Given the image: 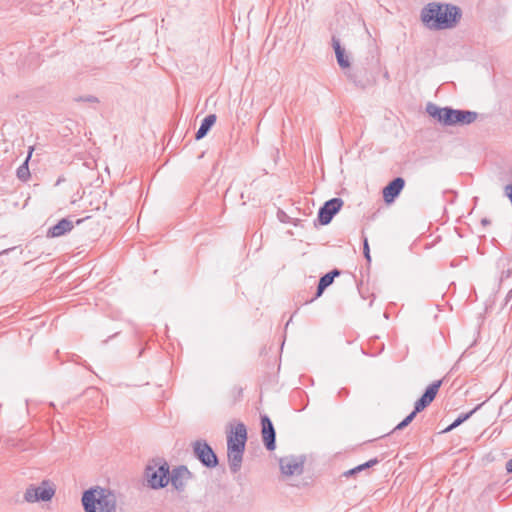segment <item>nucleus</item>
Returning <instances> with one entry per match:
<instances>
[{"label": "nucleus", "instance_id": "obj_1", "mask_svg": "<svg viewBox=\"0 0 512 512\" xmlns=\"http://www.w3.org/2000/svg\"><path fill=\"white\" fill-rule=\"evenodd\" d=\"M461 18V8L451 3L430 2L420 12L424 26L436 31L455 28Z\"/></svg>", "mask_w": 512, "mask_h": 512}, {"label": "nucleus", "instance_id": "obj_2", "mask_svg": "<svg viewBox=\"0 0 512 512\" xmlns=\"http://www.w3.org/2000/svg\"><path fill=\"white\" fill-rule=\"evenodd\" d=\"M84 512H116V494L104 487L96 486L85 490L81 497Z\"/></svg>", "mask_w": 512, "mask_h": 512}, {"label": "nucleus", "instance_id": "obj_3", "mask_svg": "<svg viewBox=\"0 0 512 512\" xmlns=\"http://www.w3.org/2000/svg\"><path fill=\"white\" fill-rule=\"evenodd\" d=\"M247 441V430L243 423H238L227 436V455L229 468L232 473L241 469L243 453Z\"/></svg>", "mask_w": 512, "mask_h": 512}, {"label": "nucleus", "instance_id": "obj_4", "mask_svg": "<svg viewBox=\"0 0 512 512\" xmlns=\"http://www.w3.org/2000/svg\"><path fill=\"white\" fill-rule=\"evenodd\" d=\"M169 475V465L162 458L153 459L145 469L148 485L153 489L165 487L169 483Z\"/></svg>", "mask_w": 512, "mask_h": 512}, {"label": "nucleus", "instance_id": "obj_5", "mask_svg": "<svg viewBox=\"0 0 512 512\" xmlns=\"http://www.w3.org/2000/svg\"><path fill=\"white\" fill-rule=\"evenodd\" d=\"M56 493V486L50 480H43L39 486L29 485L23 495V498L28 503L35 502H48Z\"/></svg>", "mask_w": 512, "mask_h": 512}, {"label": "nucleus", "instance_id": "obj_6", "mask_svg": "<svg viewBox=\"0 0 512 512\" xmlns=\"http://www.w3.org/2000/svg\"><path fill=\"white\" fill-rule=\"evenodd\" d=\"M194 456L207 468L218 465V457L205 440H197L193 443Z\"/></svg>", "mask_w": 512, "mask_h": 512}, {"label": "nucleus", "instance_id": "obj_7", "mask_svg": "<svg viewBox=\"0 0 512 512\" xmlns=\"http://www.w3.org/2000/svg\"><path fill=\"white\" fill-rule=\"evenodd\" d=\"M344 202L341 198H332L326 201L318 211V221L321 225H328L333 217L340 211Z\"/></svg>", "mask_w": 512, "mask_h": 512}, {"label": "nucleus", "instance_id": "obj_8", "mask_svg": "<svg viewBox=\"0 0 512 512\" xmlns=\"http://www.w3.org/2000/svg\"><path fill=\"white\" fill-rule=\"evenodd\" d=\"M279 466L285 476L300 475L303 472L304 460L295 456H285L280 458Z\"/></svg>", "mask_w": 512, "mask_h": 512}, {"label": "nucleus", "instance_id": "obj_9", "mask_svg": "<svg viewBox=\"0 0 512 512\" xmlns=\"http://www.w3.org/2000/svg\"><path fill=\"white\" fill-rule=\"evenodd\" d=\"M442 384V380H437L432 382L424 391L422 396L415 402L414 410L415 412H421L426 407H428L432 401L435 399L438 390Z\"/></svg>", "mask_w": 512, "mask_h": 512}, {"label": "nucleus", "instance_id": "obj_10", "mask_svg": "<svg viewBox=\"0 0 512 512\" xmlns=\"http://www.w3.org/2000/svg\"><path fill=\"white\" fill-rule=\"evenodd\" d=\"M261 426L264 445L268 451H273L276 447V432L267 415H261Z\"/></svg>", "mask_w": 512, "mask_h": 512}, {"label": "nucleus", "instance_id": "obj_11", "mask_svg": "<svg viewBox=\"0 0 512 512\" xmlns=\"http://www.w3.org/2000/svg\"><path fill=\"white\" fill-rule=\"evenodd\" d=\"M405 186V180L402 177H396L390 181L382 191L385 203L390 204L395 201Z\"/></svg>", "mask_w": 512, "mask_h": 512}, {"label": "nucleus", "instance_id": "obj_12", "mask_svg": "<svg viewBox=\"0 0 512 512\" xmlns=\"http://www.w3.org/2000/svg\"><path fill=\"white\" fill-rule=\"evenodd\" d=\"M191 477V472L186 466H178L174 468L169 475V482L177 491H183L186 486V481Z\"/></svg>", "mask_w": 512, "mask_h": 512}, {"label": "nucleus", "instance_id": "obj_13", "mask_svg": "<svg viewBox=\"0 0 512 512\" xmlns=\"http://www.w3.org/2000/svg\"><path fill=\"white\" fill-rule=\"evenodd\" d=\"M453 114V126H466L472 124L478 118V113L470 110L454 109Z\"/></svg>", "mask_w": 512, "mask_h": 512}, {"label": "nucleus", "instance_id": "obj_14", "mask_svg": "<svg viewBox=\"0 0 512 512\" xmlns=\"http://www.w3.org/2000/svg\"><path fill=\"white\" fill-rule=\"evenodd\" d=\"M340 274H341L340 270L335 268V269L331 270L330 272L326 273L325 275H323L319 279L315 296L312 299H310L309 301H306V303L312 302L316 298L320 297L323 294V292L325 291V289L327 287H329L334 282L335 277L339 276Z\"/></svg>", "mask_w": 512, "mask_h": 512}, {"label": "nucleus", "instance_id": "obj_15", "mask_svg": "<svg viewBox=\"0 0 512 512\" xmlns=\"http://www.w3.org/2000/svg\"><path fill=\"white\" fill-rule=\"evenodd\" d=\"M74 225L73 222L63 218L61 219L57 224L50 227L47 231V237L55 238L60 237L66 234L67 232L71 231L73 229Z\"/></svg>", "mask_w": 512, "mask_h": 512}, {"label": "nucleus", "instance_id": "obj_16", "mask_svg": "<svg viewBox=\"0 0 512 512\" xmlns=\"http://www.w3.org/2000/svg\"><path fill=\"white\" fill-rule=\"evenodd\" d=\"M332 47L335 51L336 59L338 65L342 69H346L350 67V61L348 56L345 53V49L341 46L340 39L336 36H332Z\"/></svg>", "mask_w": 512, "mask_h": 512}, {"label": "nucleus", "instance_id": "obj_17", "mask_svg": "<svg viewBox=\"0 0 512 512\" xmlns=\"http://www.w3.org/2000/svg\"><path fill=\"white\" fill-rule=\"evenodd\" d=\"M216 119L217 117L215 114H209L202 120L201 125L195 134L196 140H200L208 134L212 126L215 124Z\"/></svg>", "mask_w": 512, "mask_h": 512}, {"label": "nucleus", "instance_id": "obj_18", "mask_svg": "<svg viewBox=\"0 0 512 512\" xmlns=\"http://www.w3.org/2000/svg\"><path fill=\"white\" fill-rule=\"evenodd\" d=\"M34 148L32 146L29 147L28 155L25 159V161L20 165L16 171V175L19 180L26 182L30 178V171L28 167V162L32 156Z\"/></svg>", "mask_w": 512, "mask_h": 512}, {"label": "nucleus", "instance_id": "obj_19", "mask_svg": "<svg viewBox=\"0 0 512 512\" xmlns=\"http://www.w3.org/2000/svg\"><path fill=\"white\" fill-rule=\"evenodd\" d=\"M379 463V460L378 458H373V459H370L369 461L363 463V464H360L352 469H349L345 472H343L342 476L343 477H352V476H355L357 475L358 473L364 471V470H367L371 467H373L374 465L378 464Z\"/></svg>", "mask_w": 512, "mask_h": 512}, {"label": "nucleus", "instance_id": "obj_20", "mask_svg": "<svg viewBox=\"0 0 512 512\" xmlns=\"http://www.w3.org/2000/svg\"><path fill=\"white\" fill-rule=\"evenodd\" d=\"M482 405H483V403L477 405L470 412L459 415L457 417V419L452 424H450L446 429L443 430V432H450L453 429H455L456 427H458L459 425H461L463 422L468 420Z\"/></svg>", "mask_w": 512, "mask_h": 512}, {"label": "nucleus", "instance_id": "obj_21", "mask_svg": "<svg viewBox=\"0 0 512 512\" xmlns=\"http://www.w3.org/2000/svg\"><path fill=\"white\" fill-rule=\"evenodd\" d=\"M426 112L429 116L436 119L439 123H442L443 107H439L434 103H428L426 105Z\"/></svg>", "mask_w": 512, "mask_h": 512}, {"label": "nucleus", "instance_id": "obj_22", "mask_svg": "<svg viewBox=\"0 0 512 512\" xmlns=\"http://www.w3.org/2000/svg\"><path fill=\"white\" fill-rule=\"evenodd\" d=\"M454 109L451 107H443L442 113V125L444 126H453V114Z\"/></svg>", "mask_w": 512, "mask_h": 512}, {"label": "nucleus", "instance_id": "obj_23", "mask_svg": "<svg viewBox=\"0 0 512 512\" xmlns=\"http://www.w3.org/2000/svg\"><path fill=\"white\" fill-rule=\"evenodd\" d=\"M349 79L358 87L365 88L371 83L369 79H357L356 74H348Z\"/></svg>", "mask_w": 512, "mask_h": 512}, {"label": "nucleus", "instance_id": "obj_24", "mask_svg": "<svg viewBox=\"0 0 512 512\" xmlns=\"http://www.w3.org/2000/svg\"><path fill=\"white\" fill-rule=\"evenodd\" d=\"M363 255L368 263L371 262L370 247L367 237L363 235Z\"/></svg>", "mask_w": 512, "mask_h": 512}, {"label": "nucleus", "instance_id": "obj_25", "mask_svg": "<svg viewBox=\"0 0 512 512\" xmlns=\"http://www.w3.org/2000/svg\"><path fill=\"white\" fill-rule=\"evenodd\" d=\"M76 101H83V102H88V103H98L99 102L98 98L95 96H92V95L78 97V98H76Z\"/></svg>", "mask_w": 512, "mask_h": 512}, {"label": "nucleus", "instance_id": "obj_26", "mask_svg": "<svg viewBox=\"0 0 512 512\" xmlns=\"http://www.w3.org/2000/svg\"><path fill=\"white\" fill-rule=\"evenodd\" d=\"M418 414V412H415V410H413L409 415H407L403 420L402 422L404 423V425L407 427L413 420L414 418L416 417V415Z\"/></svg>", "mask_w": 512, "mask_h": 512}, {"label": "nucleus", "instance_id": "obj_27", "mask_svg": "<svg viewBox=\"0 0 512 512\" xmlns=\"http://www.w3.org/2000/svg\"><path fill=\"white\" fill-rule=\"evenodd\" d=\"M418 414V412H415V410H413L409 415H407L403 420L402 422L404 423V425L407 427L413 420L414 418L416 417V415Z\"/></svg>", "mask_w": 512, "mask_h": 512}, {"label": "nucleus", "instance_id": "obj_28", "mask_svg": "<svg viewBox=\"0 0 512 512\" xmlns=\"http://www.w3.org/2000/svg\"><path fill=\"white\" fill-rule=\"evenodd\" d=\"M505 469L508 473H512V458L506 462Z\"/></svg>", "mask_w": 512, "mask_h": 512}, {"label": "nucleus", "instance_id": "obj_29", "mask_svg": "<svg viewBox=\"0 0 512 512\" xmlns=\"http://www.w3.org/2000/svg\"><path fill=\"white\" fill-rule=\"evenodd\" d=\"M406 426L404 425V423L401 421L394 429L392 432H395L397 430H402L404 429Z\"/></svg>", "mask_w": 512, "mask_h": 512}, {"label": "nucleus", "instance_id": "obj_30", "mask_svg": "<svg viewBox=\"0 0 512 512\" xmlns=\"http://www.w3.org/2000/svg\"><path fill=\"white\" fill-rule=\"evenodd\" d=\"M511 298H512V288L509 290V292L506 295L505 305L511 300Z\"/></svg>", "mask_w": 512, "mask_h": 512}, {"label": "nucleus", "instance_id": "obj_31", "mask_svg": "<svg viewBox=\"0 0 512 512\" xmlns=\"http://www.w3.org/2000/svg\"><path fill=\"white\" fill-rule=\"evenodd\" d=\"M481 223H482L483 225H488V224H490V220H488V219L484 218V219H482V220H481Z\"/></svg>", "mask_w": 512, "mask_h": 512}, {"label": "nucleus", "instance_id": "obj_32", "mask_svg": "<svg viewBox=\"0 0 512 512\" xmlns=\"http://www.w3.org/2000/svg\"><path fill=\"white\" fill-rule=\"evenodd\" d=\"M81 222H83V219H78V220L76 221V224H80Z\"/></svg>", "mask_w": 512, "mask_h": 512}, {"label": "nucleus", "instance_id": "obj_33", "mask_svg": "<svg viewBox=\"0 0 512 512\" xmlns=\"http://www.w3.org/2000/svg\"><path fill=\"white\" fill-rule=\"evenodd\" d=\"M8 251H9V250H8V249H6V250H4V251L0 252V254H5V253H7Z\"/></svg>", "mask_w": 512, "mask_h": 512}]
</instances>
